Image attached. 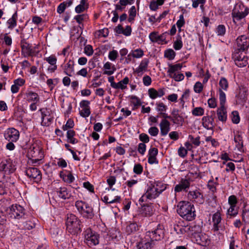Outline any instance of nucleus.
I'll return each mask as SVG.
<instances>
[{
    "label": "nucleus",
    "instance_id": "obj_55",
    "mask_svg": "<svg viewBox=\"0 0 249 249\" xmlns=\"http://www.w3.org/2000/svg\"><path fill=\"white\" fill-rule=\"evenodd\" d=\"M44 60L51 65H56L57 61V59L54 55H51L48 57H46L44 58Z\"/></svg>",
    "mask_w": 249,
    "mask_h": 249
},
{
    "label": "nucleus",
    "instance_id": "obj_25",
    "mask_svg": "<svg viewBox=\"0 0 249 249\" xmlns=\"http://www.w3.org/2000/svg\"><path fill=\"white\" fill-rule=\"evenodd\" d=\"M198 238L199 239L196 240L198 244L205 247L209 244L210 240L207 235L205 234H200L198 235Z\"/></svg>",
    "mask_w": 249,
    "mask_h": 249
},
{
    "label": "nucleus",
    "instance_id": "obj_59",
    "mask_svg": "<svg viewBox=\"0 0 249 249\" xmlns=\"http://www.w3.org/2000/svg\"><path fill=\"white\" fill-rule=\"evenodd\" d=\"M36 224L34 221L31 220L26 221L24 225V228L26 230H30L35 228Z\"/></svg>",
    "mask_w": 249,
    "mask_h": 249
},
{
    "label": "nucleus",
    "instance_id": "obj_6",
    "mask_svg": "<svg viewBox=\"0 0 249 249\" xmlns=\"http://www.w3.org/2000/svg\"><path fill=\"white\" fill-rule=\"evenodd\" d=\"M6 214L12 219H19L24 217L25 209L18 204L13 205L5 210Z\"/></svg>",
    "mask_w": 249,
    "mask_h": 249
},
{
    "label": "nucleus",
    "instance_id": "obj_4",
    "mask_svg": "<svg viewBox=\"0 0 249 249\" xmlns=\"http://www.w3.org/2000/svg\"><path fill=\"white\" fill-rule=\"evenodd\" d=\"M145 235L155 244L156 241H160L164 237L163 226L160 224H158L156 227L146 231Z\"/></svg>",
    "mask_w": 249,
    "mask_h": 249
},
{
    "label": "nucleus",
    "instance_id": "obj_10",
    "mask_svg": "<svg viewBox=\"0 0 249 249\" xmlns=\"http://www.w3.org/2000/svg\"><path fill=\"white\" fill-rule=\"evenodd\" d=\"M154 245V242L145 234L144 236L141 238L137 243L136 246L138 249H151Z\"/></svg>",
    "mask_w": 249,
    "mask_h": 249
},
{
    "label": "nucleus",
    "instance_id": "obj_22",
    "mask_svg": "<svg viewBox=\"0 0 249 249\" xmlns=\"http://www.w3.org/2000/svg\"><path fill=\"white\" fill-rule=\"evenodd\" d=\"M203 126L207 129H213V119H211L210 116H205L202 118Z\"/></svg>",
    "mask_w": 249,
    "mask_h": 249
},
{
    "label": "nucleus",
    "instance_id": "obj_54",
    "mask_svg": "<svg viewBox=\"0 0 249 249\" xmlns=\"http://www.w3.org/2000/svg\"><path fill=\"white\" fill-rule=\"evenodd\" d=\"M84 53L88 56H91L93 53V48L91 45H87L84 47Z\"/></svg>",
    "mask_w": 249,
    "mask_h": 249
},
{
    "label": "nucleus",
    "instance_id": "obj_23",
    "mask_svg": "<svg viewBox=\"0 0 249 249\" xmlns=\"http://www.w3.org/2000/svg\"><path fill=\"white\" fill-rule=\"evenodd\" d=\"M148 92L149 97L152 99H155L158 97H161L165 93L163 89H161L157 90L154 88H150L148 89Z\"/></svg>",
    "mask_w": 249,
    "mask_h": 249
},
{
    "label": "nucleus",
    "instance_id": "obj_5",
    "mask_svg": "<svg viewBox=\"0 0 249 249\" xmlns=\"http://www.w3.org/2000/svg\"><path fill=\"white\" fill-rule=\"evenodd\" d=\"M75 207L83 217L92 218L94 216L93 208L88 203L78 200L75 202Z\"/></svg>",
    "mask_w": 249,
    "mask_h": 249
},
{
    "label": "nucleus",
    "instance_id": "obj_62",
    "mask_svg": "<svg viewBox=\"0 0 249 249\" xmlns=\"http://www.w3.org/2000/svg\"><path fill=\"white\" fill-rule=\"evenodd\" d=\"M143 171L142 166L139 163L136 164L134 165L133 168V172L138 175L141 174Z\"/></svg>",
    "mask_w": 249,
    "mask_h": 249
},
{
    "label": "nucleus",
    "instance_id": "obj_30",
    "mask_svg": "<svg viewBox=\"0 0 249 249\" xmlns=\"http://www.w3.org/2000/svg\"><path fill=\"white\" fill-rule=\"evenodd\" d=\"M239 208L237 206H230L228 209L226 215L228 218L235 217L238 213Z\"/></svg>",
    "mask_w": 249,
    "mask_h": 249
},
{
    "label": "nucleus",
    "instance_id": "obj_47",
    "mask_svg": "<svg viewBox=\"0 0 249 249\" xmlns=\"http://www.w3.org/2000/svg\"><path fill=\"white\" fill-rule=\"evenodd\" d=\"M188 138L191 143L194 144L195 146H198L200 145V141L199 136L194 138L192 135H189Z\"/></svg>",
    "mask_w": 249,
    "mask_h": 249
},
{
    "label": "nucleus",
    "instance_id": "obj_57",
    "mask_svg": "<svg viewBox=\"0 0 249 249\" xmlns=\"http://www.w3.org/2000/svg\"><path fill=\"white\" fill-rule=\"evenodd\" d=\"M74 126V122L72 120L70 119H69L65 125L63 126V129L65 131L67 130L70 128H71Z\"/></svg>",
    "mask_w": 249,
    "mask_h": 249
},
{
    "label": "nucleus",
    "instance_id": "obj_17",
    "mask_svg": "<svg viewBox=\"0 0 249 249\" xmlns=\"http://www.w3.org/2000/svg\"><path fill=\"white\" fill-rule=\"evenodd\" d=\"M190 185V180L189 178H182L179 184L175 187V192H180L182 191H187V189Z\"/></svg>",
    "mask_w": 249,
    "mask_h": 249
},
{
    "label": "nucleus",
    "instance_id": "obj_2",
    "mask_svg": "<svg viewBox=\"0 0 249 249\" xmlns=\"http://www.w3.org/2000/svg\"><path fill=\"white\" fill-rule=\"evenodd\" d=\"M178 213L184 219L192 221L196 216L194 205L189 202L180 201L178 205Z\"/></svg>",
    "mask_w": 249,
    "mask_h": 249
},
{
    "label": "nucleus",
    "instance_id": "obj_45",
    "mask_svg": "<svg viewBox=\"0 0 249 249\" xmlns=\"http://www.w3.org/2000/svg\"><path fill=\"white\" fill-rule=\"evenodd\" d=\"M176 55V53L172 49H168L164 52V56L169 60L173 59Z\"/></svg>",
    "mask_w": 249,
    "mask_h": 249
},
{
    "label": "nucleus",
    "instance_id": "obj_19",
    "mask_svg": "<svg viewBox=\"0 0 249 249\" xmlns=\"http://www.w3.org/2000/svg\"><path fill=\"white\" fill-rule=\"evenodd\" d=\"M171 114V121L174 124L178 125H181L184 121V118L182 116L179 114V110L177 109L174 108Z\"/></svg>",
    "mask_w": 249,
    "mask_h": 249
},
{
    "label": "nucleus",
    "instance_id": "obj_35",
    "mask_svg": "<svg viewBox=\"0 0 249 249\" xmlns=\"http://www.w3.org/2000/svg\"><path fill=\"white\" fill-rule=\"evenodd\" d=\"M18 18L17 12H16L12 16V18H10L7 22L8 25V28L10 29H12L17 26V20Z\"/></svg>",
    "mask_w": 249,
    "mask_h": 249
},
{
    "label": "nucleus",
    "instance_id": "obj_48",
    "mask_svg": "<svg viewBox=\"0 0 249 249\" xmlns=\"http://www.w3.org/2000/svg\"><path fill=\"white\" fill-rule=\"evenodd\" d=\"M237 202V199L235 196L231 195L229 197L228 204L230 206H236Z\"/></svg>",
    "mask_w": 249,
    "mask_h": 249
},
{
    "label": "nucleus",
    "instance_id": "obj_11",
    "mask_svg": "<svg viewBox=\"0 0 249 249\" xmlns=\"http://www.w3.org/2000/svg\"><path fill=\"white\" fill-rule=\"evenodd\" d=\"M15 169V166L10 159L3 160L0 163V171L10 174L14 172Z\"/></svg>",
    "mask_w": 249,
    "mask_h": 249
},
{
    "label": "nucleus",
    "instance_id": "obj_24",
    "mask_svg": "<svg viewBox=\"0 0 249 249\" xmlns=\"http://www.w3.org/2000/svg\"><path fill=\"white\" fill-rule=\"evenodd\" d=\"M249 13L247 9H245L244 11H236V9L233 10L232 12V17L233 18V21L235 22V20H239L243 18H245Z\"/></svg>",
    "mask_w": 249,
    "mask_h": 249
},
{
    "label": "nucleus",
    "instance_id": "obj_8",
    "mask_svg": "<svg viewBox=\"0 0 249 249\" xmlns=\"http://www.w3.org/2000/svg\"><path fill=\"white\" fill-rule=\"evenodd\" d=\"M241 51H235L232 55L235 64L239 67H244L248 64V57Z\"/></svg>",
    "mask_w": 249,
    "mask_h": 249
},
{
    "label": "nucleus",
    "instance_id": "obj_9",
    "mask_svg": "<svg viewBox=\"0 0 249 249\" xmlns=\"http://www.w3.org/2000/svg\"><path fill=\"white\" fill-rule=\"evenodd\" d=\"M26 174L35 182H38L42 178V175L39 169L35 167H30L26 169Z\"/></svg>",
    "mask_w": 249,
    "mask_h": 249
},
{
    "label": "nucleus",
    "instance_id": "obj_56",
    "mask_svg": "<svg viewBox=\"0 0 249 249\" xmlns=\"http://www.w3.org/2000/svg\"><path fill=\"white\" fill-rule=\"evenodd\" d=\"M90 114V108H82V109L80 111V114L83 117H88Z\"/></svg>",
    "mask_w": 249,
    "mask_h": 249
},
{
    "label": "nucleus",
    "instance_id": "obj_49",
    "mask_svg": "<svg viewBox=\"0 0 249 249\" xmlns=\"http://www.w3.org/2000/svg\"><path fill=\"white\" fill-rule=\"evenodd\" d=\"M131 99V103L133 105L134 108H137V107L141 105V102L139 98L136 96H131L130 97Z\"/></svg>",
    "mask_w": 249,
    "mask_h": 249
},
{
    "label": "nucleus",
    "instance_id": "obj_34",
    "mask_svg": "<svg viewBox=\"0 0 249 249\" xmlns=\"http://www.w3.org/2000/svg\"><path fill=\"white\" fill-rule=\"evenodd\" d=\"M149 61L147 59L142 60L138 68L136 69L135 72L138 74H142L143 71L146 70Z\"/></svg>",
    "mask_w": 249,
    "mask_h": 249
},
{
    "label": "nucleus",
    "instance_id": "obj_7",
    "mask_svg": "<svg viewBox=\"0 0 249 249\" xmlns=\"http://www.w3.org/2000/svg\"><path fill=\"white\" fill-rule=\"evenodd\" d=\"M84 235L86 242L88 246H96L99 243V234L91 230V229H87L84 231Z\"/></svg>",
    "mask_w": 249,
    "mask_h": 249
},
{
    "label": "nucleus",
    "instance_id": "obj_40",
    "mask_svg": "<svg viewBox=\"0 0 249 249\" xmlns=\"http://www.w3.org/2000/svg\"><path fill=\"white\" fill-rule=\"evenodd\" d=\"M104 68L105 70H108L105 71L104 72V74H107L108 75H111L112 74L115 70V68L114 67H112V70H110L111 69V64L109 62H107L104 64Z\"/></svg>",
    "mask_w": 249,
    "mask_h": 249
},
{
    "label": "nucleus",
    "instance_id": "obj_58",
    "mask_svg": "<svg viewBox=\"0 0 249 249\" xmlns=\"http://www.w3.org/2000/svg\"><path fill=\"white\" fill-rule=\"evenodd\" d=\"M169 76L174 79L176 81H180L184 78V76L182 73H175Z\"/></svg>",
    "mask_w": 249,
    "mask_h": 249
},
{
    "label": "nucleus",
    "instance_id": "obj_28",
    "mask_svg": "<svg viewBox=\"0 0 249 249\" xmlns=\"http://www.w3.org/2000/svg\"><path fill=\"white\" fill-rule=\"evenodd\" d=\"M182 67V64L181 63H178L175 65H169V69L167 71L168 76L176 73V72L180 70Z\"/></svg>",
    "mask_w": 249,
    "mask_h": 249
},
{
    "label": "nucleus",
    "instance_id": "obj_46",
    "mask_svg": "<svg viewBox=\"0 0 249 249\" xmlns=\"http://www.w3.org/2000/svg\"><path fill=\"white\" fill-rule=\"evenodd\" d=\"M219 86L221 90H227L228 88V82L227 79L224 77H222L219 83Z\"/></svg>",
    "mask_w": 249,
    "mask_h": 249
},
{
    "label": "nucleus",
    "instance_id": "obj_52",
    "mask_svg": "<svg viewBox=\"0 0 249 249\" xmlns=\"http://www.w3.org/2000/svg\"><path fill=\"white\" fill-rule=\"evenodd\" d=\"M132 56L134 58H140L143 55V52L141 49H136L132 53Z\"/></svg>",
    "mask_w": 249,
    "mask_h": 249
},
{
    "label": "nucleus",
    "instance_id": "obj_31",
    "mask_svg": "<svg viewBox=\"0 0 249 249\" xmlns=\"http://www.w3.org/2000/svg\"><path fill=\"white\" fill-rule=\"evenodd\" d=\"M39 111L41 114V125L42 126H48V123L46 121V117L50 116L49 110L46 108H43L39 109Z\"/></svg>",
    "mask_w": 249,
    "mask_h": 249
},
{
    "label": "nucleus",
    "instance_id": "obj_53",
    "mask_svg": "<svg viewBox=\"0 0 249 249\" xmlns=\"http://www.w3.org/2000/svg\"><path fill=\"white\" fill-rule=\"evenodd\" d=\"M157 110L160 113H163L166 111L167 107L163 103H159L156 104Z\"/></svg>",
    "mask_w": 249,
    "mask_h": 249
},
{
    "label": "nucleus",
    "instance_id": "obj_51",
    "mask_svg": "<svg viewBox=\"0 0 249 249\" xmlns=\"http://www.w3.org/2000/svg\"><path fill=\"white\" fill-rule=\"evenodd\" d=\"M183 46L182 42L181 40V38H177V39L174 42L173 47L176 50H180Z\"/></svg>",
    "mask_w": 249,
    "mask_h": 249
},
{
    "label": "nucleus",
    "instance_id": "obj_61",
    "mask_svg": "<svg viewBox=\"0 0 249 249\" xmlns=\"http://www.w3.org/2000/svg\"><path fill=\"white\" fill-rule=\"evenodd\" d=\"M203 88V86L201 83L200 82H197L194 87V89L196 93H199L202 91Z\"/></svg>",
    "mask_w": 249,
    "mask_h": 249
},
{
    "label": "nucleus",
    "instance_id": "obj_14",
    "mask_svg": "<svg viewBox=\"0 0 249 249\" xmlns=\"http://www.w3.org/2000/svg\"><path fill=\"white\" fill-rule=\"evenodd\" d=\"M248 90L246 88H239L238 93L236 95V104L244 106L247 99Z\"/></svg>",
    "mask_w": 249,
    "mask_h": 249
},
{
    "label": "nucleus",
    "instance_id": "obj_16",
    "mask_svg": "<svg viewBox=\"0 0 249 249\" xmlns=\"http://www.w3.org/2000/svg\"><path fill=\"white\" fill-rule=\"evenodd\" d=\"M238 48L236 51L243 52L247 50L249 46V39L245 36H241L236 39Z\"/></svg>",
    "mask_w": 249,
    "mask_h": 249
},
{
    "label": "nucleus",
    "instance_id": "obj_18",
    "mask_svg": "<svg viewBox=\"0 0 249 249\" xmlns=\"http://www.w3.org/2000/svg\"><path fill=\"white\" fill-rule=\"evenodd\" d=\"M201 231V229L198 225H185L183 234L186 233L188 235H193L194 234L199 233Z\"/></svg>",
    "mask_w": 249,
    "mask_h": 249
},
{
    "label": "nucleus",
    "instance_id": "obj_60",
    "mask_svg": "<svg viewBox=\"0 0 249 249\" xmlns=\"http://www.w3.org/2000/svg\"><path fill=\"white\" fill-rule=\"evenodd\" d=\"M116 182V178L114 176H110L107 179V182L109 186V188H107V189L108 190V191H109L110 190H111V188L112 186Z\"/></svg>",
    "mask_w": 249,
    "mask_h": 249
},
{
    "label": "nucleus",
    "instance_id": "obj_37",
    "mask_svg": "<svg viewBox=\"0 0 249 249\" xmlns=\"http://www.w3.org/2000/svg\"><path fill=\"white\" fill-rule=\"evenodd\" d=\"M129 82V79L127 77H124L122 80L119 82L118 83H116V87H113V88L115 89H124L126 88V85Z\"/></svg>",
    "mask_w": 249,
    "mask_h": 249
},
{
    "label": "nucleus",
    "instance_id": "obj_41",
    "mask_svg": "<svg viewBox=\"0 0 249 249\" xmlns=\"http://www.w3.org/2000/svg\"><path fill=\"white\" fill-rule=\"evenodd\" d=\"M103 200L106 203H117L120 202L121 197L120 196H116L114 199H112L111 197L109 198L108 196H106L104 197Z\"/></svg>",
    "mask_w": 249,
    "mask_h": 249
},
{
    "label": "nucleus",
    "instance_id": "obj_36",
    "mask_svg": "<svg viewBox=\"0 0 249 249\" xmlns=\"http://www.w3.org/2000/svg\"><path fill=\"white\" fill-rule=\"evenodd\" d=\"M183 221H179L174 225V230L178 234H183V230L185 224Z\"/></svg>",
    "mask_w": 249,
    "mask_h": 249
},
{
    "label": "nucleus",
    "instance_id": "obj_13",
    "mask_svg": "<svg viewBox=\"0 0 249 249\" xmlns=\"http://www.w3.org/2000/svg\"><path fill=\"white\" fill-rule=\"evenodd\" d=\"M20 46L21 48L22 53L25 57L33 56L35 53V51L32 48V46L26 41L25 39L21 40Z\"/></svg>",
    "mask_w": 249,
    "mask_h": 249
},
{
    "label": "nucleus",
    "instance_id": "obj_50",
    "mask_svg": "<svg viewBox=\"0 0 249 249\" xmlns=\"http://www.w3.org/2000/svg\"><path fill=\"white\" fill-rule=\"evenodd\" d=\"M231 120L234 124H238L240 121L238 112L236 111H233L231 113Z\"/></svg>",
    "mask_w": 249,
    "mask_h": 249
},
{
    "label": "nucleus",
    "instance_id": "obj_64",
    "mask_svg": "<svg viewBox=\"0 0 249 249\" xmlns=\"http://www.w3.org/2000/svg\"><path fill=\"white\" fill-rule=\"evenodd\" d=\"M118 56V52L116 50L110 51L108 54V58L111 61H114Z\"/></svg>",
    "mask_w": 249,
    "mask_h": 249
},
{
    "label": "nucleus",
    "instance_id": "obj_39",
    "mask_svg": "<svg viewBox=\"0 0 249 249\" xmlns=\"http://www.w3.org/2000/svg\"><path fill=\"white\" fill-rule=\"evenodd\" d=\"M26 96L29 101L37 102L39 100V97L36 92L30 91L27 93Z\"/></svg>",
    "mask_w": 249,
    "mask_h": 249
},
{
    "label": "nucleus",
    "instance_id": "obj_3",
    "mask_svg": "<svg viewBox=\"0 0 249 249\" xmlns=\"http://www.w3.org/2000/svg\"><path fill=\"white\" fill-rule=\"evenodd\" d=\"M66 224L67 230L72 234H74L81 231L80 220L72 213L68 214Z\"/></svg>",
    "mask_w": 249,
    "mask_h": 249
},
{
    "label": "nucleus",
    "instance_id": "obj_12",
    "mask_svg": "<svg viewBox=\"0 0 249 249\" xmlns=\"http://www.w3.org/2000/svg\"><path fill=\"white\" fill-rule=\"evenodd\" d=\"M221 214L219 211L214 213L212 217L213 222V230L214 232L218 231L219 230L224 231L225 228L222 226L220 224L221 222Z\"/></svg>",
    "mask_w": 249,
    "mask_h": 249
},
{
    "label": "nucleus",
    "instance_id": "obj_20",
    "mask_svg": "<svg viewBox=\"0 0 249 249\" xmlns=\"http://www.w3.org/2000/svg\"><path fill=\"white\" fill-rule=\"evenodd\" d=\"M57 195L63 199H69L71 196V191L66 187H61L56 191Z\"/></svg>",
    "mask_w": 249,
    "mask_h": 249
},
{
    "label": "nucleus",
    "instance_id": "obj_44",
    "mask_svg": "<svg viewBox=\"0 0 249 249\" xmlns=\"http://www.w3.org/2000/svg\"><path fill=\"white\" fill-rule=\"evenodd\" d=\"M149 37L152 42H160V35H159L158 33L157 32H151L149 36Z\"/></svg>",
    "mask_w": 249,
    "mask_h": 249
},
{
    "label": "nucleus",
    "instance_id": "obj_15",
    "mask_svg": "<svg viewBox=\"0 0 249 249\" xmlns=\"http://www.w3.org/2000/svg\"><path fill=\"white\" fill-rule=\"evenodd\" d=\"M19 133L14 128H8L4 133V136L9 142H16L19 138Z\"/></svg>",
    "mask_w": 249,
    "mask_h": 249
},
{
    "label": "nucleus",
    "instance_id": "obj_21",
    "mask_svg": "<svg viewBox=\"0 0 249 249\" xmlns=\"http://www.w3.org/2000/svg\"><path fill=\"white\" fill-rule=\"evenodd\" d=\"M170 123L165 119H162L160 124V134L161 136H166L170 130Z\"/></svg>",
    "mask_w": 249,
    "mask_h": 249
},
{
    "label": "nucleus",
    "instance_id": "obj_63",
    "mask_svg": "<svg viewBox=\"0 0 249 249\" xmlns=\"http://www.w3.org/2000/svg\"><path fill=\"white\" fill-rule=\"evenodd\" d=\"M226 32L225 27L223 25H219L217 28V35L218 36H223L225 35Z\"/></svg>",
    "mask_w": 249,
    "mask_h": 249
},
{
    "label": "nucleus",
    "instance_id": "obj_33",
    "mask_svg": "<svg viewBox=\"0 0 249 249\" xmlns=\"http://www.w3.org/2000/svg\"><path fill=\"white\" fill-rule=\"evenodd\" d=\"M87 0H81L80 1V4L75 8V11L77 13H82L88 8L89 5L87 3Z\"/></svg>",
    "mask_w": 249,
    "mask_h": 249
},
{
    "label": "nucleus",
    "instance_id": "obj_42",
    "mask_svg": "<svg viewBox=\"0 0 249 249\" xmlns=\"http://www.w3.org/2000/svg\"><path fill=\"white\" fill-rule=\"evenodd\" d=\"M192 113L195 116H201L204 114V109L202 107H196L192 110Z\"/></svg>",
    "mask_w": 249,
    "mask_h": 249
},
{
    "label": "nucleus",
    "instance_id": "obj_32",
    "mask_svg": "<svg viewBox=\"0 0 249 249\" xmlns=\"http://www.w3.org/2000/svg\"><path fill=\"white\" fill-rule=\"evenodd\" d=\"M140 202L141 206V212L145 216H150L153 213V210L152 207L148 205L142 204Z\"/></svg>",
    "mask_w": 249,
    "mask_h": 249
},
{
    "label": "nucleus",
    "instance_id": "obj_1",
    "mask_svg": "<svg viewBox=\"0 0 249 249\" xmlns=\"http://www.w3.org/2000/svg\"><path fill=\"white\" fill-rule=\"evenodd\" d=\"M161 182L150 183L148 185L145 193L139 199V202H146L148 199L151 200L157 198L165 189Z\"/></svg>",
    "mask_w": 249,
    "mask_h": 249
},
{
    "label": "nucleus",
    "instance_id": "obj_43",
    "mask_svg": "<svg viewBox=\"0 0 249 249\" xmlns=\"http://www.w3.org/2000/svg\"><path fill=\"white\" fill-rule=\"evenodd\" d=\"M218 91L220 107H224L226 101V94L221 89H219Z\"/></svg>",
    "mask_w": 249,
    "mask_h": 249
},
{
    "label": "nucleus",
    "instance_id": "obj_29",
    "mask_svg": "<svg viewBox=\"0 0 249 249\" xmlns=\"http://www.w3.org/2000/svg\"><path fill=\"white\" fill-rule=\"evenodd\" d=\"M234 140L236 143V148L237 149L238 151L240 152H244V149L242 137L240 135H238L235 136Z\"/></svg>",
    "mask_w": 249,
    "mask_h": 249
},
{
    "label": "nucleus",
    "instance_id": "obj_38",
    "mask_svg": "<svg viewBox=\"0 0 249 249\" xmlns=\"http://www.w3.org/2000/svg\"><path fill=\"white\" fill-rule=\"evenodd\" d=\"M138 230L139 226L136 223H131L126 227V231L129 234L135 232Z\"/></svg>",
    "mask_w": 249,
    "mask_h": 249
},
{
    "label": "nucleus",
    "instance_id": "obj_26",
    "mask_svg": "<svg viewBox=\"0 0 249 249\" xmlns=\"http://www.w3.org/2000/svg\"><path fill=\"white\" fill-rule=\"evenodd\" d=\"M74 71V62L70 60L65 65L64 72L69 76H71L72 73Z\"/></svg>",
    "mask_w": 249,
    "mask_h": 249
},
{
    "label": "nucleus",
    "instance_id": "obj_27",
    "mask_svg": "<svg viewBox=\"0 0 249 249\" xmlns=\"http://www.w3.org/2000/svg\"><path fill=\"white\" fill-rule=\"evenodd\" d=\"M227 112L225 107H220L217 110V115L218 120L221 122H226L227 120Z\"/></svg>",
    "mask_w": 249,
    "mask_h": 249
}]
</instances>
